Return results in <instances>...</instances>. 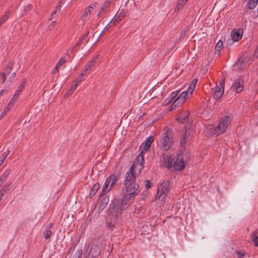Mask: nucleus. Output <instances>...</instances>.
Wrapping results in <instances>:
<instances>
[{
  "instance_id": "obj_1",
  "label": "nucleus",
  "mask_w": 258,
  "mask_h": 258,
  "mask_svg": "<svg viewBox=\"0 0 258 258\" xmlns=\"http://www.w3.org/2000/svg\"><path fill=\"white\" fill-rule=\"evenodd\" d=\"M144 156L143 151L137 156L133 165L125 174L124 180V189L130 195H138L140 191V186L136 181L137 177L143 169Z\"/></svg>"
},
{
  "instance_id": "obj_2",
  "label": "nucleus",
  "mask_w": 258,
  "mask_h": 258,
  "mask_svg": "<svg viewBox=\"0 0 258 258\" xmlns=\"http://www.w3.org/2000/svg\"><path fill=\"white\" fill-rule=\"evenodd\" d=\"M123 196L121 200H115L112 203V207L110 209V214L115 218L120 215L121 211L127 208L128 205L132 204L136 195H130V193L123 192Z\"/></svg>"
},
{
  "instance_id": "obj_3",
  "label": "nucleus",
  "mask_w": 258,
  "mask_h": 258,
  "mask_svg": "<svg viewBox=\"0 0 258 258\" xmlns=\"http://www.w3.org/2000/svg\"><path fill=\"white\" fill-rule=\"evenodd\" d=\"M197 81L193 80L190 84L187 89L181 93L177 97L174 99L171 105L170 110L176 108L183 104L186 99L190 97L195 89Z\"/></svg>"
},
{
  "instance_id": "obj_4",
  "label": "nucleus",
  "mask_w": 258,
  "mask_h": 258,
  "mask_svg": "<svg viewBox=\"0 0 258 258\" xmlns=\"http://www.w3.org/2000/svg\"><path fill=\"white\" fill-rule=\"evenodd\" d=\"M164 133L159 140V148L163 151H168L172 147L174 140L172 131L167 127L164 128Z\"/></svg>"
},
{
  "instance_id": "obj_5",
  "label": "nucleus",
  "mask_w": 258,
  "mask_h": 258,
  "mask_svg": "<svg viewBox=\"0 0 258 258\" xmlns=\"http://www.w3.org/2000/svg\"><path fill=\"white\" fill-rule=\"evenodd\" d=\"M231 116L230 115H226L224 117L221 118L217 127L214 128L213 125H210L207 127L206 131L208 130L210 131V133L209 134V135L212 134L220 135L225 132L226 128L231 123Z\"/></svg>"
},
{
  "instance_id": "obj_6",
  "label": "nucleus",
  "mask_w": 258,
  "mask_h": 258,
  "mask_svg": "<svg viewBox=\"0 0 258 258\" xmlns=\"http://www.w3.org/2000/svg\"><path fill=\"white\" fill-rule=\"evenodd\" d=\"M90 250V254L93 257L99 255L102 249L105 248L106 243L102 238H96Z\"/></svg>"
},
{
  "instance_id": "obj_7",
  "label": "nucleus",
  "mask_w": 258,
  "mask_h": 258,
  "mask_svg": "<svg viewBox=\"0 0 258 258\" xmlns=\"http://www.w3.org/2000/svg\"><path fill=\"white\" fill-rule=\"evenodd\" d=\"M188 157L186 154H181L179 155L176 158L173 166V168L175 170H183L188 161Z\"/></svg>"
},
{
  "instance_id": "obj_8",
  "label": "nucleus",
  "mask_w": 258,
  "mask_h": 258,
  "mask_svg": "<svg viewBox=\"0 0 258 258\" xmlns=\"http://www.w3.org/2000/svg\"><path fill=\"white\" fill-rule=\"evenodd\" d=\"M171 187V184L168 180L163 181L158 186L156 199H159L163 195H165L163 199L165 198L166 194L170 191Z\"/></svg>"
},
{
  "instance_id": "obj_9",
  "label": "nucleus",
  "mask_w": 258,
  "mask_h": 258,
  "mask_svg": "<svg viewBox=\"0 0 258 258\" xmlns=\"http://www.w3.org/2000/svg\"><path fill=\"white\" fill-rule=\"evenodd\" d=\"M225 79L219 82L218 85L213 88L212 93L213 97L215 99H220L224 92Z\"/></svg>"
},
{
  "instance_id": "obj_10",
  "label": "nucleus",
  "mask_w": 258,
  "mask_h": 258,
  "mask_svg": "<svg viewBox=\"0 0 258 258\" xmlns=\"http://www.w3.org/2000/svg\"><path fill=\"white\" fill-rule=\"evenodd\" d=\"M173 160V158L171 157L169 153H164L161 155L160 161L161 166L169 169L172 166Z\"/></svg>"
},
{
  "instance_id": "obj_11",
  "label": "nucleus",
  "mask_w": 258,
  "mask_h": 258,
  "mask_svg": "<svg viewBox=\"0 0 258 258\" xmlns=\"http://www.w3.org/2000/svg\"><path fill=\"white\" fill-rule=\"evenodd\" d=\"M243 80L240 78L236 79L231 86V89L236 93H240L243 90Z\"/></svg>"
},
{
  "instance_id": "obj_12",
  "label": "nucleus",
  "mask_w": 258,
  "mask_h": 258,
  "mask_svg": "<svg viewBox=\"0 0 258 258\" xmlns=\"http://www.w3.org/2000/svg\"><path fill=\"white\" fill-rule=\"evenodd\" d=\"M25 83L26 79H24L22 82L21 84L18 87L17 90H16L15 94L14 95V96L10 101V104L13 105V104L16 102L18 96L21 94L22 90L24 89Z\"/></svg>"
},
{
  "instance_id": "obj_13",
  "label": "nucleus",
  "mask_w": 258,
  "mask_h": 258,
  "mask_svg": "<svg viewBox=\"0 0 258 258\" xmlns=\"http://www.w3.org/2000/svg\"><path fill=\"white\" fill-rule=\"evenodd\" d=\"M189 112H183L177 115L176 119L178 121L184 123L188 121Z\"/></svg>"
},
{
  "instance_id": "obj_14",
  "label": "nucleus",
  "mask_w": 258,
  "mask_h": 258,
  "mask_svg": "<svg viewBox=\"0 0 258 258\" xmlns=\"http://www.w3.org/2000/svg\"><path fill=\"white\" fill-rule=\"evenodd\" d=\"M154 141V138L150 136L149 138L145 140L140 146L141 149H143L144 151H147L150 147L151 144Z\"/></svg>"
},
{
  "instance_id": "obj_15",
  "label": "nucleus",
  "mask_w": 258,
  "mask_h": 258,
  "mask_svg": "<svg viewBox=\"0 0 258 258\" xmlns=\"http://www.w3.org/2000/svg\"><path fill=\"white\" fill-rule=\"evenodd\" d=\"M178 93V91L177 92H173L171 93L170 95V96L167 98L166 99L164 100V101L163 102V105H167L169 104H170L171 102L174 101V99L175 98L176 96L177 95Z\"/></svg>"
},
{
  "instance_id": "obj_16",
  "label": "nucleus",
  "mask_w": 258,
  "mask_h": 258,
  "mask_svg": "<svg viewBox=\"0 0 258 258\" xmlns=\"http://www.w3.org/2000/svg\"><path fill=\"white\" fill-rule=\"evenodd\" d=\"M231 37L232 39L235 41H237L242 37L239 30H233L231 33Z\"/></svg>"
},
{
  "instance_id": "obj_17",
  "label": "nucleus",
  "mask_w": 258,
  "mask_h": 258,
  "mask_svg": "<svg viewBox=\"0 0 258 258\" xmlns=\"http://www.w3.org/2000/svg\"><path fill=\"white\" fill-rule=\"evenodd\" d=\"M250 239L253 245L258 247V233L255 231L250 234Z\"/></svg>"
},
{
  "instance_id": "obj_18",
  "label": "nucleus",
  "mask_w": 258,
  "mask_h": 258,
  "mask_svg": "<svg viewBox=\"0 0 258 258\" xmlns=\"http://www.w3.org/2000/svg\"><path fill=\"white\" fill-rule=\"evenodd\" d=\"M110 5L109 1H106L103 4L100 11L98 14V16H101L109 8Z\"/></svg>"
},
{
  "instance_id": "obj_19",
  "label": "nucleus",
  "mask_w": 258,
  "mask_h": 258,
  "mask_svg": "<svg viewBox=\"0 0 258 258\" xmlns=\"http://www.w3.org/2000/svg\"><path fill=\"white\" fill-rule=\"evenodd\" d=\"M93 10V7L92 5H90L83 13V15L81 16V20L84 21L86 19L88 15L91 14V12Z\"/></svg>"
},
{
  "instance_id": "obj_20",
  "label": "nucleus",
  "mask_w": 258,
  "mask_h": 258,
  "mask_svg": "<svg viewBox=\"0 0 258 258\" xmlns=\"http://www.w3.org/2000/svg\"><path fill=\"white\" fill-rule=\"evenodd\" d=\"M106 180L107 181H108L110 185L111 186V187H112L113 185L117 181V178L114 174H111L110 176L107 177Z\"/></svg>"
},
{
  "instance_id": "obj_21",
  "label": "nucleus",
  "mask_w": 258,
  "mask_h": 258,
  "mask_svg": "<svg viewBox=\"0 0 258 258\" xmlns=\"http://www.w3.org/2000/svg\"><path fill=\"white\" fill-rule=\"evenodd\" d=\"M111 188L112 187L108 183V181H107V180H105L102 190V194L105 195L106 193L108 192L111 190Z\"/></svg>"
},
{
  "instance_id": "obj_22",
  "label": "nucleus",
  "mask_w": 258,
  "mask_h": 258,
  "mask_svg": "<svg viewBox=\"0 0 258 258\" xmlns=\"http://www.w3.org/2000/svg\"><path fill=\"white\" fill-rule=\"evenodd\" d=\"M99 188H100V184L99 183H96L94 184L90 192V194H89L90 197V198L93 197L96 194V193L97 192L98 190L99 189Z\"/></svg>"
},
{
  "instance_id": "obj_23",
  "label": "nucleus",
  "mask_w": 258,
  "mask_h": 258,
  "mask_svg": "<svg viewBox=\"0 0 258 258\" xmlns=\"http://www.w3.org/2000/svg\"><path fill=\"white\" fill-rule=\"evenodd\" d=\"M223 47V42L221 41H219L216 46H215V53L217 54L218 55H220L221 53V50Z\"/></svg>"
},
{
  "instance_id": "obj_24",
  "label": "nucleus",
  "mask_w": 258,
  "mask_h": 258,
  "mask_svg": "<svg viewBox=\"0 0 258 258\" xmlns=\"http://www.w3.org/2000/svg\"><path fill=\"white\" fill-rule=\"evenodd\" d=\"M11 12L10 11H7L5 15L0 19V26L9 18Z\"/></svg>"
},
{
  "instance_id": "obj_25",
  "label": "nucleus",
  "mask_w": 258,
  "mask_h": 258,
  "mask_svg": "<svg viewBox=\"0 0 258 258\" xmlns=\"http://www.w3.org/2000/svg\"><path fill=\"white\" fill-rule=\"evenodd\" d=\"M12 105H13L10 104V103H9L7 107L4 109L0 115V120L7 114L8 111L11 108Z\"/></svg>"
},
{
  "instance_id": "obj_26",
  "label": "nucleus",
  "mask_w": 258,
  "mask_h": 258,
  "mask_svg": "<svg viewBox=\"0 0 258 258\" xmlns=\"http://www.w3.org/2000/svg\"><path fill=\"white\" fill-rule=\"evenodd\" d=\"M187 131L186 129L185 134L183 136V138L180 141V145L182 147H184L186 143V141H187L188 137V135H187Z\"/></svg>"
},
{
  "instance_id": "obj_27",
  "label": "nucleus",
  "mask_w": 258,
  "mask_h": 258,
  "mask_svg": "<svg viewBox=\"0 0 258 258\" xmlns=\"http://www.w3.org/2000/svg\"><path fill=\"white\" fill-rule=\"evenodd\" d=\"M258 0H249L248 3V7L249 9H254L257 5Z\"/></svg>"
},
{
  "instance_id": "obj_28",
  "label": "nucleus",
  "mask_w": 258,
  "mask_h": 258,
  "mask_svg": "<svg viewBox=\"0 0 258 258\" xmlns=\"http://www.w3.org/2000/svg\"><path fill=\"white\" fill-rule=\"evenodd\" d=\"M88 34V32L87 34H85L84 35L82 36L80 38L79 41L76 44L75 46L80 45L81 44V43H83V41L84 40L85 43H86L87 42V41H88V39H87Z\"/></svg>"
},
{
  "instance_id": "obj_29",
  "label": "nucleus",
  "mask_w": 258,
  "mask_h": 258,
  "mask_svg": "<svg viewBox=\"0 0 258 258\" xmlns=\"http://www.w3.org/2000/svg\"><path fill=\"white\" fill-rule=\"evenodd\" d=\"M9 186L10 185L9 184H6L0 190V197L2 198L5 193L9 190Z\"/></svg>"
},
{
  "instance_id": "obj_30",
  "label": "nucleus",
  "mask_w": 258,
  "mask_h": 258,
  "mask_svg": "<svg viewBox=\"0 0 258 258\" xmlns=\"http://www.w3.org/2000/svg\"><path fill=\"white\" fill-rule=\"evenodd\" d=\"M10 174V170H6L3 175L0 177V180L4 182V181L6 180L7 177Z\"/></svg>"
},
{
  "instance_id": "obj_31",
  "label": "nucleus",
  "mask_w": 258,
  "mask_h": 258,
  "mask_svg": "<svg viewBox=\"0 0 258 258\" xmlns=\"http://www.w3.org/2000/svg\"><path fill=\"white\" fill-rule=\"evenodd\" d=\"M82 255V250L81 249H78L76 251L75 254L73 255H71L70 258H81Z\"/></svg>"
},
{
  "instance_id": "obj_32",
  "label": "nucleus",
  "mask_w": 258,
  "mask_h": 258,
  "mask_svg": "<svg viewBox=\"0 0 258 258\" xmlns=\"http://www.w3.org/2000/svg\"><path fill=\"white\" fill-rule=\"evenodd\" d=\"M12 68H13V63H12L11 62H9L8 64H7L6 70H5L6 71V72L5 73L6 74V75H8L10 74Z\"/></svg>"
},
{
  "instance_id": "obj_33",
  "label": "nucleus",
  "mask_w": 258,
  "mask_h": 258,
  "mask_svg": "<svg viewBox=\"0 0 258 258\" xmlns=\"http://www.w3.org/2000/svg\"><path fill=\"white\" fill-rule=\"evenodd\" d=\"M52 234V232L50 229H46L44 231V236L45 239H48L50 238Z\"/></svg>"
},
{
  "instance_id": "obj_34",
  "label": "nucleus",
  "mask_w": 258,
  "mask_h": 258,
  "mask_svg": "<svg viewBox=\"0 0 258 258\" xmlns=\"http://www.w3.org/2000/svg\"><path fill=\"white\" fill-rule=\"evenodd\" d=\"M60 8H61V6H59V5L55 7L54 10L51 14V18L49 19L50 20L56 17V13L58 10H60Z\"/></svg>"
},
{
  "instance_id": "obj_35",
  "label": "nucleus",
  "mask_w": 258,
  "mask_h": 258,
  "mask_svg": "<svg viewBox=\"0 0 258 258\" xmlns=\"http://www.w3.org/2000/svg\"><path fill=\"white\" fill-rule=\"evenodd\" d=\"M187 1V0H179L175 9L179 10L181 7H183Z\"/></svg>"
},
{
  "instance_id": "obj_36",
  "label": "nucleus",
  "mask_w": 258,
  "mask_h": 258,
  "mask_svg": "<svg viewBox=\"0 0 258 258\" xmlns=\"http://www.w3.org/2000/svg\"><path fill=\"white\" fill-rule=\"evenodd\" d=\"M83 80V74H80V75L75 80V83L79 85Z\"/></svg>"
},
{
  "instance_id": "obj_37",
  "label": "nucleus",
  "mask_w": 258,
  "mask_h": 258,
  "mask_svg": "<svg viewBox=\"0 0 258 258\" xmlns=\"http://www.w3.org/2000/svg\"><path fill=\"white\" fill-rule=\"evenodd\" d=\"M66 62V60L63 58H61L56 64L58 68H60L63 63Z\"/></svg>"
},
{
  "instance_id": "obj_38",
  "label": "nucleus",
  "mask_w": 258,
  "mask_h": 258,
  "mask_svg": "<svg viewBox=\"0 0 258 258\" xmlns=\"http://www.w3.org/2000/svg\"><path fill=\"white\" fill-rule=\"evenodd\" d=\"M236 254L238 256V258H243V257L245 255V252L242 251H237L236 252Z\"/></svg>"
},
{
  "instance_id": "obj_39",
  "label": "nucleus",
  "mask_w": 258,
  "mask_h": 258,
  "mask_svg": "<svg viewBox=\"0 0 258 258\" xmlns=\"http://www.w3.org/2000/svg\"><path fill=\"white\" fill-rule=\"evenodd\" d=\"M0 76H1L2 78L3 79V81L2 83L4 84L6 80L7 79V75L5 73H0Z\"/></svg>"
},
{
  "instance_id": "obj_40",
  "label": "nucleus",
  "mask_w": 258,
  "mask_h": 258,
  "mask_svg": "<svg viewBox=\"0 0 258 258\" xmlns=\"http://www.w3.org/2000/svg\"><path fill=\"white\" fill-rule=\"evenodd\" d=\"M99 57V55H96L95 57H94L92 59V60L90 61V62L93 64V66L96 63V61L98 59Z\"/></svg>"
},
{
  "instance_id": "obj_41",
  "label": "nucleus",
  "mask_w": 258,
  "mask_h": 258,
  "mask_svg": "<svg viewBox=\"0 0 258 258\" xmlns=\"http://www.w3.org/2000/svg\"><path fill=\"white\" fill-rule=\"evenodd\" d=\"M145 186L146 189H148L151 187V182L149 180H145Z\"/></svg>"
},
{
  "instance_id": "obj_42",
  "label": "nucleus",
  "mask_w": 258,
  "mask_h": 258,
  "mask_svg": "<svg viewBox=\"0 0 258 258\" xmlns=\"http://www.w3.org/2000/svg\"><path fill=\"white\" fill-rule=\"evenodd\" d=\"M78 85V84H77L76 83H74V84H72L71 87V89H70L71 91H74L77 88Z\"/></svg>"
},
{
  "instance_id": "obj_43",
  "label": "nucleus",
  "mask_w": 258,
  "mask_h": 258,
  "mask_svg": "<svg viewBox=\"0 0 258 258\" xmlns=\"http://www.w3.org/2000/svg\"><path fill=\"white\" fill-rule=\"evenodd\" d=\"M16 72H14V73H13L12 74V75H11V76L10 78H9V81H10V82H11V81L13 80V79L16 77Z\"/></svg>"
},
{
  "instance_id": "obj_44",
  "label": "nucleus",
  "mask_w": 258,
  "mask_h": 258,
  "mask_svg": "<svg viewBox=\"0 0 258 258\" xmlns=\"http://www.w3.org/2000/svg\"><path fill=\"white\" fill-rule=\"evenodd\" d=\"M59 69V68L55 66V68L53 69V70L52 71V73L53 74L56 73L58 71Z\"/></svg>"
},
{
  "instance_id": "obj_45",
  "label": "nucleus",
  "mask_w": 258,
  "mask_h": 258,
  "mask_svg": "<svg viewBox=\"0 0 258 258\" xmlns=\"http://www.w3.org/2000/svg\"><path fill=\"white\" fill-rule=\"evenodd\" d=\"M253 55L255 57H258V45L253 54Z\"/></svg>"
},
{
  "instance_id": "obj_46",
  "label": "nucleus",
  "mask_w": 258,
  "mask_h": 258,
  "mask_svg": "<svg viewBox=\"0 0 258 258\" xmlns=\"http://www.w3.org/2000/svg\"><path fill=\"white\" fill-rule=\"evenodd\" d=\"M91 68L88 65H86L85 67L84 71L87 72L88 71L90 70Z\"/></svg>"
},
{
  "instance_id": "obj_47",
  "label": "nucleus",
  "mask_w": 258,
  "mask_h": 258,
  "mask_svg": "<svg viewBox=\"0 0 258 258\" xmlns=\"http://www.w3.org/2000/svg\"><path fill=\"white\" fill-rule=\"evenodd\" d=\"M5 159L4 157L0 156V166L4 163Z\"/></svg>"
},
{
  "instance_id": "obj_48",
  "label": "nucleus",
  "mask_w": 258,
  "mask_h": 258,
  "mask_svg": "<svg viewBox=\"0 0 258 258\" xmlns=\"http://www.w3.org/2000/svg\"><path fill=\"white\" fill-rule=\"evenodd\" d=\"M53 225V224L51 223H50L46 227V229H50Z\"/></svg>"
},
{
  "instance_id": "obj_49",
  "label": "nucleus",
  "mask_w": 258,
  "mask_h": 258,
  "mask_svg": "<svg viewBox=\"0 0 258 258\" xmlns=\"http://www.w3.org/2000/svg\"><path fill=\"white\" fill-rule=\"evenodd\" d=\"M1 156L4 157V158L6 159L8 155L4 152Z\"/></svg>"
},
{
  "instance_id": "obj_50",
  "label": "nucleus",
  "mask_w": 258,
  "mask_h": 258,
  "mask_svg": "<svg viewBox=\"0 0 258 258\" xmlns=\"http://www.w3.org/2000/svg\"><path fill=\"white\" fill-rule=\"evenodd\" d=\"M107 226L109 228H111L112 227H113L114 226V225L113 224H112L111 223H109V224H107Z\"/></svg>"
},
{
  "instance_id": "obj_51",
  "label": "nucleus",
  "mask_w": 258,
  "mask_h": 258,
  "mask_svg": "<svg viewBox=\"0 0 258 258\" xmlns=\"http://www.w3.org/2000/svg\"><path fill=\"white\" fill-rule=\"evenodd\" d=\"M97 2H95L93 4H92L91 5L92 6V7H93V8L96 7V6H97Z\"/></svg>"
},
{
  "instance_id": "obj_52",
  "label": "nucleus",
  "mask_w": 258,
  "mask_h": 258,
  "mask_svg": "<svg viewBox=\"0 0 258 258\" xmlns=\"http://www.w3.org/2000/svg\"><path fill=\"white\" fill-rule=\"evenodd\" d=\"M87 65H88L89 66H90V67L91 68L92 67H93V66H94L93 65V64H92V63H91L90 62V61L88 63V64H87Z\"/></svg>"
},
{
  "instance_id": "obj_53",
  "label": "nucleus",
  "mask_w": 258,
  "mask_h": 258,
  "mask_svg": "<svg viewBox=\"0 0 258 258\" xmlns=\"http://www.w3.org/2000/svg\"><path fill=\"white\" fill-rule=\"evenodd\" d=\"M10 150H7L5 153L7 155H9V154L10 153Z\"/></svg>"
},
{
  "instance_id": "obj_54",
  "label": "nucleus",
  "mask_w": 258,
  "mask_h": 258,
  "mask_svg": "<svg viewBox=\"0 0 258 258\" xmlns=\"http://www.w3.org/2000/svg\"><path fill=\"white\" fill-rule=\"evenodd\" d=\"M10 150H7L5 153L7 155H9V154L10 153Z\"/></svg>"
},
{
  "instance_id": "obj_55",
  "label": "nucleus",
  "mask_w": 258,
  "mask_h": 258,
  "mask_svg": "<svg viewBox=\"0 0 258 258\" xmlns=\"http://www.w3.org/2000/svg\"><path fill=\"white\" fill-rule=\"evenodd\" d=\"M28 10H31L32 9V6H30V5H28Z\"/></svg>"
},
{
  "instance_id": "obj_56",
  "label": "nucleus",
  "mask_w": 258,
  "mask_h": 258,
  "mask_svg": "<svg viewBox=\"0 0 258 258\" xmlns=\"http://www.w3.org/2000/svg\"><path fill=\"white\" fill-rule=\"evenodd\" d=\"M86 72H84V71L81 74H83V76L86 75Z\"/></svg>"
},
{
  "instance_id": "obj_57",
  "label": "nucleus",
  "mask_w": 258,
  "mask_h": 258,
  "mask_svg": "<svg viewBox=\"0 0 258 258\" xmlns=\"http://www.w3.org/2000/svg\"><path fill=\"white\" fill-rule=\"evenodd\" d=\"M3 182L0 180V187L2 186V185L3 184Z\"/></svg>"
},
{
  "instance_id": "obj_58",
  "label": "nucleus",
  "mask_w": 258,
  "mask_h": 258,
  "mask_svg": "<svg viewBox=\"0 0 258 258\" xmlns=\"http://www.w3.org/2000/svg\"><path fill=\"white\" fill-rule=\"evenodd\" d=\"M55 22V21H53V22H52L51 24H53Z\"/></svg>"
},
{
  "instance_id": "obj_59",
  "label": "nucleus",
  "mask_w": 258,
  "mask_h": 258,
  "mask_svg": "<svg viewBox=\"0 0 258 258\" xmlns=\"http://www.w3.org/2000/svg\"><path fill=\"white\" fill-rule=\"evenodd\" d=\"M117 21V19H115V21H114V23H115V21Z\"/></svg>"
},
{
  "instance_id": "obj_60",
  "label": "nucleus",
  "mask_w": 258,
  "mask_h": 258,
  "mask_svg": "<svg viewBox=\"0 0 258 258\" xmlns=\"http://www.w3.org/2000/svg\"><path fill=\"white\" fill-rule=\"evenodd\" d=\"M117 21V19H115V21H114V23H115V21Z\"/></svg>"
},
{
  "instance_id": "obj_61",
  "label": "nucleus",
  "mask_w": 258,
  "mask_h": 258,
  "mask_svg": "<svg viewBox=\"0 0 258 258\" xmlns=\"http://www.w3.org/2000/svg\"><path fill=\"white\" fill-rule=\"evenodd\" d=\"M117 21V19H115V21H114V23H115V21Z\"/></svg>"
},
{
  "instance_id": "obj_62",
  "label": "nucleus",
  "mask_w": 258,
  "mask_h": 258,
  "mask_svg": "<svg viewBox=\"0 0 258 258\" xmlns=\"http://www.w3.org/2000/svg\"><path fill=\"white\" fill-rule=\"evenodd\" d=\"M257 12H258V8H257Z\"/></svg>"
}]
</instances>
